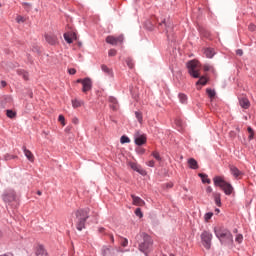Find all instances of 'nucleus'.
Here are the masks:
<instances>
[{
    "label": "nucleus",
    "instance_id": "338daca9",
    "mask_svg": "<svg viewBox=\"0 0 256 256\" xmlns=\"http://www.w3.org/2000/svg\"><path fill=\"white\" fill-rule=\"evenodd\" d=\"M216 212H218V213H219V209H216Z\"/></svg>",
    "mask_w": 256,
    "mask_h": 256
},
{
    "label": "nucleus",
    "instance_id": "3c124183",
    "mask_svg": "<svg viewBox=\"0 0 256 256\" xmlns=\"http://www.w3.org/2000/svg\"><path fill=\"white\" fill-rule=\"evenodd\" d=\"M70 35L72 37V42H73V39H77V34L75 32H70Z\"/></svg>",
    "mask_w": 256,
    "mask_h": 256
},
{
    "label": "nucleus",
    "instance_id": "bf43d9fd",
    "mask_svg": "<svg viewBox=\"0 0 256 256\" xmlns=\"http://www.w3.org/2000/svg\"><path fill=\"white\" fill-rule=\"evenodd\" d=\"M73 123H79V119L75 118V119L73 120Z\"/></svg>",
    "mask_w": 256,
    "mask_h": 256
},
{
    "label": "nucleus",
    "instance_id": "5fc2aeb1",
    "mask_svg": "<svg viewBox=\"0 0 256 256\" xmlns=\"http://www.w3.org/2000/svg\"><path fill=\"white\" fill-rule=\"evenodd\" d=\"M109 238L111 243H115V237H113V234H109Z\"/></svg>",
    "mask_w": 256,
    "mask_h": 256
},
{
    "label": "nucleus",
    "instance_id": "423d86ee",
    "mask_svg": "<svg viewBox=\"0 0 256 256\" xmlns=\"http://www.w3.org/2000/svg\"><path fill=\"white\" fill-rule=\"evenodd\" d=\"M201 241L205 249H211V241H213V234L209 231H203L201 234Z\"/></svg>",
    "mask_w": 256,
    "mask_h": 256
},
{
    "label": "nucleus",
    "instance_id": "c03bdc74",
    "mask_svg": "<svg viewBox=\"0 0 256 256\" xmlns=\"http://www.w3.org/2000/svg\"><path fill=\"white\" fill-rule=\"evenodd\" d=\"M203 69H204V71H211V69H213V67L211 65H209V64H205L203 66Z\"/></svg>",
    "mask_w": 256,
    "mask_h": 256
},
{
    "label": "nucleus",
    "instance_id": "69168bd1",
    "mask_svg": "<svg viewBox=\"0 0 256 256\" xmlns=\"http://www.w3.org/2000/svg\"><path fill=\"white\" fill-rule=\"evenodd\" d=\"M0 256H9V254H4V255H0Z\"/></svg>",
    "mask_w": 256,
    "mask_h": 256
},
{
    "label": "nucleus",
    "instance_id": "39448f33",
    "mask_svg": "<svg viewBox=\"0 0 256 256\" xmlns=\"http://www.w3.org/2000/svg\"><path fill=\"white\" fill-rule=\"evenodd\" d=\"M187 67L188 73L191 75V77H194V79H199V77H201V66L199 65V61L191 60L187 63Z\"/></svg>",
    "mask_w": 256,
    "mask_h": 256
},
{
    "label": "nucleus",
    "instance_id": "9b49d317",
    "mask_svg": "<svg viewBox=\"0 0 256 256\" xmlns=\"http://www.w3.org/2000/svg\"><path fill=\"white\" fill-rule=\"evenodd\" d=\"M15 200V192L9 191L3 195V201L5 203H12Z\"/></svg>",
    "mask_w": 256,
    "mask_h": 256
},
{
    "label": "nucleus",
    "instance_id": "bb28decb",
    "mask_svg": "<svg viewBox=\"0 0 256 256\" xmlns=\"http://www.w3.org/2000/svg\"><path fill=\"white\" fill-rule=\"evenodd\" d=\"M196 85H207V77L202 76L200 79L197 81Z\"/></svg>",
    "mask_w": 256,
    "mask_h": 256
},
{
    "label": "nucleus",
    "instance_id": "f3484780",
    "mask_svg": "<svg viewBox=\"0 0 256 256\" xmlns=\"http://www.w3.org/2000/svg\"><path fill=\"white\" fill-rule=\"evenodd\" d=\"M130 167L133 169V171L140 173V175H145V170L141 169V166H139L137 163L131 162Z\"/></svg>",
    "mask_w": 256,
    "mask_h": 256
},
{
    "label": "nucleus",
    "instance_id": "4d7b16f0",
    "mask_svg": "<svg viewBox=\"0 0 256 256\" xmlns=\"http://www.w3.org/2000/svg\"><path fill=\"white\" fill-rule=\"evenodd\" d=\"M1 86H2V87H7V82H6L5 80H2V81H1Z\"/></svg>",
    "mask_w": 256,
    "mask_h": 256
},
{
    "label": "nucleus",
    "instance_id": "e2e57ef3",
    "mask_svg": "<svg viewBox=\"0 0 256 256\" xmlns=\"http://www.w3.org/2000/svg\"><path fill=\"white\" fill-rule=\"evenodd\" d=\"M176 125H181V122L179 120H177Z\"/></svg>",
    "mask_w": 256,
    "mask_h": 256
},
{
    "label": "nucleus",
    "instance_id": "680f3d73",
    "mask_svg": "<svg viewBox=\"0 0 256 256\" xmlns=\"http://www.w3.org/2000/svg\"><path fill=\"white\" fill-rule=\"evenodd\" d=\"M37 195L41 196V195H43V193L41 191H38Z\"/></svg>",
    "mask_w": 256,
    "mask_h": 256
},
{
    "label": "nucleus",
    "instance_id": "a878e982",
    "mask_svg": "<svg viewBox=\"0 0 256 256\" xmlns=\"http://www.w3.org/2000/svg\"><path fill=\"white\" fill-rule=\"evenodd\" d=\"M64 39L67 43H73V37L71 36L70 32L64 34Z\"/></svg>",
    "mask_w": 256,
    "mask_h": 256
},
{
    "label": "nucleus",
    "instance_id": "ea45409f",
    "mask_svg": "<svg viewBox=\"0 0 256 256\" xmlns=\"http://www.w3.org/2000/svg\"><path fill=\"white\" fill-rule=\"evenodd\" d=\"M109 57H115L117 55V50L115 49H110L108 52Z\"/></svg>",
    "mask_w": 256,
    "mask_h": 256
},
{
    "label": "nucleus",
    "instance_id": "79ce46f5",
    "mask_svg": "<svg viewBox=\"0 0 256 256\" xmlns=\"http://www.w3.org/2000/svg\"><path fill=\"white\" fill-rule=\"evenodd\" d=\"M162 23L166 27V33H169V30L171 29V23L167 24L165 20Z\"/></svg>",
    "mask_w": 256,
    "mask_h": 256
},
{
    "label": "nucleus",
    "instance_id": "603ef678",
    "mask_svg": "<svg viewBox=\"0 0 256 256\" xmlns=\"http://www.w3.org/2000/svg\"><path fill=\"white\" fill-rule=\"evenodd\" d=\"M15 157H13V156H11V155H9V154H7V155H5V160L6 161H9V159H14Z\"/></svg>",
    "mask_w": 256,
    "mask_h": 256
},
{
    "label": "nucleus",
    "instance_id": "13d9d810",
    "mask_svg": "<svg viewBox=\"0 0 256 256\" xmlns=\"http://www.w3.org/2000/svg\"><path fill=\"white\" fill-rule=\"evenodd\" d=\"M23 6H24V7H31V4H30V3H27V2H24V3H23Z\"/></svg>",
    "mask_w": 256,
    "mask_h": 256
},
{
    "label": "nucleus",
    "instance_id": "412c9836",
    "mask_svg": "<svg viewBox=\"0 0 256 256\" xmlns=\"http://www.w3.org/2000/svg\"><path fill=\"white\" fill-rule=\"evenodd\" d=\"M213 198H214V201H215V204L217 205V207H221V193L214 192Z\"/></svg>",
    "mask_w": 256,
    "mask_h": 256
},
{
    "label": "nucleus",
    "instance_id": "dca6fc26",
    "mask_svg": "<svg viewBox=\"0 0 256 256\" xmlns=\"http://www.w3.org/2000/svg\"><path fill=\"white\" fill-rule=\"evenodd\" d=\"M108 101H109L110 107L113 109V111H117V108L119 107V104L117 103V98L110 96L108 98Z\"/></svg>",
    "mask_w": 256,
    "mask_h": 256
},
{
    "label": "nucleus",
    "instance_id": "2f4dec72",
    "mask_svg": "<svg viewBox=\"0 0 256 256\" xmlns=\"http://www.w3.org/2000/svg\"><path fill=\"white\" fill-rule=\"evenodd\" d=\"M120 143L124 144V143H131V139H129V137L127 136H122L120 138Z\"/></svg>",
    "mask_w": 256,
    "mask_h": 256
},
{
    "label": "nucleus",
    "instance_id": "7c9ffc66",
    "mask_svg": "<svg viewBox=\"0 0 256 256\" xmlns=\"http://www.w3.org/2000/svg\"><path fill=\"white\" fill-rule=\"evenodd\" d=\"M213 217V212H208L204 215V221H206V223H209V220Z\"/></svg>",
    "mask_w": 256,
    "mask_h": 256
},
{
    "label": "nucleus",
    "instance_id": "0e129e2a",
    "mask_svg": "<svg viewBox=\"0 0 256 256\" xmlns=\"http://www.w3.org/2000/svg\"><path fill=\"white\" fill-rule=\"evenodd\" d=\"M105 231V228H100V233H103Z\"/></svg>",
    "mask_w": 256,
    "mask_h": 256
},
{
    "label": "nucleus",
    "instance_id": "c85d7f7f",
    "mask_svg": "<svg viewBox=\"0 0 256 256\" xmlns=\"http://www.w3.org/2000/svg\"><path fill=\"white\" fill-rule=\"evenodd\" d=\"M126 65H128L129 69H133L135 67V63H133V59L127 58Z\"/></svg>",
    "mask_w": 256,
    "mask_h": 256
},
{
    "label": "nucleus",
    "instance_id": "5701e85b",
    "mask_svg": "<svg viewBox=\"0 0 256 256\" xmlns=\"http://www.w3.org/2000/svg\"><path fill=\"white\" fill-rule=\"evenodd\" d=\"M36 256H47V251L43 246H39L36 250Z\"/></svg>",
    "mask_w": 256,
    "mask_h": 256
},
{
    "label": "nucleus",
    "instance_id": "b1692460",
    "mask_svg": "<svg viewBox=\"0 0 256 256\" xmlns=\"http://www.w3.org/2000/svg\"><path fill=\"white\" fill-rule=\"evenodd\" d=\"M101 69L104 73H106V75H110L113 76V70H111L110 68L107 67V65L102 64L101 65Z\"/></svg>",
    "mask_w": 256,
    "mask_h": 256
},
{
    "label": "nucleus",
    "instance_id": "7ed1b4c3",
    "mask_svg": "<svg viewBox=\"0 0 256 256\" xmlns=\"http://www.w3.org/2000/svg\"><path fill=\"white\" fill-rule=\"evenodd\" d=\"M90 211L91 210L89 208H84V209L77 210L75 212L76 229L78 231H83V229H85V223H87V220L89 219Z\"/></svg>",
    "mask_w": 256,
    "mask_h": 256
},
{
    "label": "nucleus",
    "instance_id": "393cba45",
    "mask_svg": "<svg viewBox=\"0 0 256 256\" xmlns=\"http://www.w3.org/2000/svg\"><path fill=\"white\" fill-rule=\"evenodd\" d=\"M198 175L201 177L202 183H207L208 185L211 184V179L207 178V174L200 173Z\"/></svg>",
    "mask_w": 256,
    "mask_h": 256
},
{
    "label": "nucleus",
    "instance_id": "2eb2a0df",
    "mask_svg": "<svg viewBox=\"0 0 256 256\" xmlns=\"http://www.w3.org/2000/svg\"><path fill=\"white\" fill-rule=\"evenodd\" d=\"M23 151H24V155L25 157L28 159V161H30L31 163H33L35 161V156L33 155V153L27 149V147H23Z\"/></svg>",
    "mask_w": 256,
    "mask_h": 256
},
{
    "label": "nucleus",
    "instance_id": "72a5a7b5",
    "mask_svg": "<svg viewBox=\"0 0 256 256\" xmlns=\"http://www.w3.org/2000/svg\"><path fill=\"white\" fill-rule=\"evenodd\" d=\"M136 115V119H138L139 123H143V114H141L140 112H135Z\"/></svg>",
    "mask_w": 256,
    "mask_h": 256
},
{
    "label": "nucleus",
    "instance_id": "8fccbe9b",
    "mask_svg": "<svg viewBox=\"0 0 256 256\" xmlns=\"http://www.w3.org/2000/svg\"><path fill=\"white\" fill-rule=\"evenodd\" d=\"M248 29H249V31H255V29H256L255 24H250V25L248 26Z\"/></svg>",
    "mask_w": 256,
    "mask_h": 256
},
{
    "label": "nucleus",
    "instance_id": "4c0bfd02",
    "mask_svg": "<svg viewBox=\"0 0 256 256\" xmlns=\"http://www.w3.org/2000/svg\"><path fill=\"white\" fill-rule=\"evenodd\" d=\"M236 243H243V235L238 234L235 238Z\"/></svg>",
    "mask_w": 256,
    "mask_h": 256
},
{
    "label": "nucleus",
    "instance_id": "f8f14e48",
    "mask_svg": "<svg viewBox=\"0 0 256 256\" xmlns=\"http://www.w3.org/2000/svg\"><path fill=\"white\" fill-rule=\"evenodd\" d=\"M45 39L49 45H57V43H59V40L55 34H46Z\"/></svg>",
    "mask_w": 256,
    "mask_h": 256
},
{
    "label": "nucleus",
    "instance_id": "a18cd8bd",
    "mask_svg": "<svg viewBox=\"0 0 256 256\" xmlns=\"http://www.w3.org/2000/svg\"><path fill=\"white\" fill-rule=\"evenodd\" d=\"M68 73L69 75H75V73H77V70H75V68H70L68 69Z\"/></svg>",
    "mask_w": 256,
    "mask_h": 256
},
{
    "label": "nucleus",
    "instance_id": "f704fd0d",
    "mask_svg": "<svg viewBox=\"0 0 256 256\" xmlns=\"http://www.w3.org/2000/svg\"><path fill=\"white\" fill-rule=\"evenodd\" d=\"M121 242H120V245L122 247H127V245H129V240L127 238H121Z\"/></svg>",
    "mask_w": 256,
    "mask_h": 256
},
{
    "label": "nucleus",
    "instance_id": "6e6552de",
    "mask_svg": "<svg viewBox=\"0 0 256 256\" xmlns=\"http://www.w3.org/2000/svg\"><path fill=\"white\" fill-rule=\"evenodd\" d=\"M123 35H120L118 37L116 36H108L106 37V43H108L109 45H121V43H123Z\"/></svg>",
    "mask_w": 256,
    "mask_h": 256
},
{
    "label": "nucleus",
    "instance_id": "9d476101",
    "mask_svg": "<svg viewBox=\"0 0 256 256\" xmlns=\"http://www.w3.org/2000/svg\"><path fill=\"white\" fill-rule=\"evenodd\" d=\"M101 252H102L103 256H115L116 255L115 248H113L111 246H104V247H102Z\"/></svg>",
    "mask_w": 256,
    "mask_h": 256
},
{
    "label": "nucleus",
    "instance_id": "6ab92c4d",
    "mask_svg": "<svg viewBox=\"0 0 256 256\" xmlns=\"http://www.w3.org/2000/svg\"><path fill=\"white\" fill-rule=\"evenodd\" d=\"M240 106L242 107V109H249V107L251 106V103L249 102V99L241 98L240 99Z\"/></svg>",
    "mask_w": 256,
    "mask_h": 256
},
{
    "label": "nucleus",
    "instance_id": "e433bc0d",
    "mask_svg": "<svg viewBox=\"0 0 256 256\" xmlns=\"http://www.w3.org/2000/svg\"><path fill=\"white\" fill-rule=\"evenodd\" d=\"M6 115L9 119H13V117H15V112L13 110H7Z\"/></svg>",
    "mask_w": 256,
    "mask_h": 256
},
{
    "label": "nucleus",
    "instance_id": "f03ea898",
    "mask_svg": "<svg viewBox=\"0 0 256 256\" xmlns=\"http://www.w3.org/2000/svg\"><path fill=\"white\" fill-rule=\"evenodd\" d=\"M136 240L139 243L138 249L142 253H146L153 247V239L148 234L140 233L136 236Z\"/></svg>",
    "mask_w": 256,
    "mask_h": 256
},
{
    "label": "nucleus",
    "instance_id": "aec40b11",
    "mask_svg": "<svg viewBox=\"0 0 256 256\" xmlns=\"http://www.w3.org/2000/svg\"><path fill=\"white\" fill-rule=\"evenodd\" d=\"M204 54L208 59H213L215 55V50L213 48H206Z\"/></svg>",
    "mask_w": 256,
    "mask_h": 256
},
{
    "label": "nucleus",
    "instance_id": "20e7f679",
    "mask_svg": "<svg viewBox=\"0 0 256 256\" xmlns=\"http://www.w3.org/2000/svg\"><path fill=\"white\" fill-rule=\"evenodd\" d=\"M215 187H221L225 195H231L233 193V186L229 182L225 181L223 177L216 176L213 178Z\"/></svg>",
    "mask_w": 256,
    "mask_h": 256
},
{
    "label": "nucleus",
    "instance_id": "09e8293b",
    "mask_svg": "<svg viewBox=\"0 0 256 256\" xmlns=\"http://www.w3.org/2000/svg\"><path fill=\"white\" fill-rule=\"evenodd\" d=\"M136 151H137V153H139V155L145 154V149L144 148H138Z\"/></svg>",
    "mask_w": 256,
    "mask_h": 256
},
{
    "label": "nucleus",
    "instance_id": "f257e3e1",
    "mask_svg": "<svg viewBox=\"0 0 256 256\" xmlns=\"http://www.w3.org/2000/svg\"><path fill=\"white\" fill-rule=\"evenodd\" d=\"M214 233L222 245H233V234L223 227L214 228Z\"/></svg>",
    "mask_w": 256,
    "mask_h": 256
},
{
    "label": "nucleus",
    "instance_id": "864d4df0",
    "mask_svg": "<svg viewBox=\"0 0 256 256\" xmlns=\"http://www.w3.org/2000/svg\"><path fill=\"white\" fill-rule=\"evenodd\" d=\"M236 55H239L240 57L243 55V50H241V49H238L237 51H236Z\"/></svg>",
    "mask_w": 256,
    "mask_h": 256
},
{
    "label": "nucleus",
    "instance_id": "cd10ccee",
    "mask_svg": "<svg viewBox=\"0 0 256 256\" xmlns=\"http://www.w3.org/2000/svg\"><path fill=\"white\" fill-rule=\"evenodd\" d=\"M247 131L249 133L248 139L251 141L255 136V132L253 131V128H251V126L247 128Z\"/></svg>",
    "mask_w": 256,
    "mask_h": 256
},
{
    "label": "nucleus",
    "instance_id": "473e14b6",
    "mask_svg": "<svg viewBox=\"0 0 256 256\" xmlns=\"http://www.w3.org/2000/svg\"><path fill=\"white\" fill-rule=\"evenodd\" d=\"M152 157H154L156 161H161V155L157 151L152 152Z\"/></svg>",
    "mask_w": 256,
    "mask_h": 256
},
{
    "label": "nucleus",
    "instance_id": "052dcab7",
    "mask_svg": "<svg viewBox=\"0 0 256 256\" xmlns=\"http://www.w3.org/2000/svg\"><path fill=\"white\" fill-rule=\"evenodd\" d=\"M77 83H82L83 84V79H78Z\"/></svg>",
    "mask_w": 256,
    "mask_h": 256
},
{
    "label": "nucleus",
    "instance_id": "37998d69",
    "mask_svg": "<svg viewBox=\"0 0 256 256\" xmlns=\"http://www.w3.org/2000/svg\"><path fill=\"white\" fill-rule=\"evenodd\" d=\"M16 21H17V23H25V17L17 16Z\"/></svg>",
    "mask_w": 256,
    "mask_h": 256
},
{
    "label": "nucleus",
    "instance_id": "6e6d98bb",
    "mask_svg": "<svg viewBox=\"0 0 256 256\" xmlns=\"http://www.w3.org/2000/svg\"><path fill=\"white\" fill-rule=\"evenodd\" d=\"M206 191H207V193H212L213 192V188H211V186H208Z\"/></svg>",
    "mask_w": 256,
    "mask_h": 256
},
{
    "label": "nucleus",
    "instance_id": "1a4fd4ad",
    "mask_svg": "<svg viewBox=\"0 0 256 256\" xmlns=\"http://www.w3.org/2000/svg\"><path fill=\"white\" fill-rule=\"evenodd\" d=\"M82 86H83L82 88L83 93H87L91 91V89L93 88V82L91 81L90 78H84Z\"/></svg>",
    "mask_w": 256,
    "mask_h": 256
},
{
    "label": "nucleus",
    "instance_id": "de8ad7c7",
    "mask_svg": "<svg viewBox=\"0 0 256 256\" xmlns=\"http://www.w3.org/2000/svg\"><path fill=\"white\" fill-rule=\"evenodd\" d=\"M148 167H155V161L154 160H150L147 162Z\"/></svg>",
    "mask_w": 256,
    "mask_h": 256
},
{
    "label": "nucleus",
    "instance_id": "ddd939ff",
    "mask_svg": "<svg viewBox=\"0 0 256 256\" xmlns=\"http://www.w3.org/2000/svg\"><path fill=\"white\" fill-rule=\"evenodd\" d=\"M230 173L235 177V179H241V177H243V172L235 166H230Z\"/></svg>",
    "mask_w": 256,
    "mask_h": 256
},
{
    "label": "nucleus",
    "instance_id": "a19ab883",
    "mask_svg": "<svg viewBox=\"0 0 256 256\" xmlns=\"http://www.w3.org/2000/svg\"><path fill=\"white\" fill-rule=\"evenodd\" d=\"M58 121L65 127V116L64 115H59Z\"/></svg>",
    "mask_w": 256,
    "mask_h": 256
},
{
    "label": "nucleus",
    "instance_id": "a211bd4d",
    "mask_svg": "<svg viewBox=\"0 0 256 256\" xmlns=\"http://www.w3.org/2000/svg\"><path fill=\"white\" fill-rule=\"evenodd\" d=\"M188 165L190 169H199V164L197 163V160L194 158L188 159Z\"/></svg>",
    "mask_w": 256,
    "mask_h": 256
},
{
    "label": "nucleus",
    "instance_id": "c9c22d12",
    "mask_svg": "<svg viewBox=\"0 0 256 256\" xmlns=\"http://www.w3.org/2000/svg\"><path fill=\"white\" fill-rule=\"evenodd\" d=\"M206 93L208 94V97H210V99H213V97H215V92L214 90L211 89H207Z\"/></svg>",
    "mask_w": 256,
    "mask_h": 256
},
{
    "label": "nucleus",
    "instance_id": "4468645a",
    "mask_svg": "<svg viewBox=\"0 0 256 256\" xmlns=\"http://www.w3.org/2000/svg\"><path fill=\"white\" fill-rule=\"evenodd\" d=\"M132 197V203L133 205H136L137 207H143L145 205V201L141 199L139 196L131 195Z\"/></svg>",
    "mask_w": 256,
    "mask_h": 256
},
{
    "label": "nucleus",
    "instance_id": "0eeeda50",
    "mask_svg": "<svg viewBox=\"0 0 256 256\" xmlns=\"http://www.w3.org/2000/svg\"><path fill=\"white\" fill-rule=\"evenodd\" d=\"M134 143L141 147V145H145L147 143V135L143 134L139 131L134 133Z\"/></svg>",
    "mask_w": 256,
    "mask_h": 256
},
{
    "label": "nucleus",
    "instance_id": "774afa93",
    "mask_svg": "<svg viewBox=\"0 0 256 256\" xmlns=\"http://www.w3.org/2000/svg\"><path fill=\"white\" fill-rule=\"evenodd\" d=\"M169 187H173V185H169Z\"/></svg>",
    "mask_w": 256,
    "mask_h": 256
},
{
    "label": "nucleus",
    "instance_id": "58836bf2",
    "mask_svg": "<svg viewBox=\"0 0 256 256\" xmlns=\"http://www.w3.org/2000/svg\"><path fill=\"white\" fill-rule=\"evenodd\" d=\"M135 215H136L137 217H140V219H141V217H143V212H141V208H137V209L135 210Z\"/></svg>",
    "mask_w": 256,
    "mask_h": 256
},
{
    "label": "nucleus",
    "instance_id": "49530a36",
    "mask_svg": "<svg viewBox=\"0 0 256 256\" xmlns=\"http://www.w3.org/2000/svg\"><path fill=\"white\" fill-rule=\"evenodd\" d=\"M22 77H23V79H25V81H27L29 79V73L22 72Z\"/></svg>",
    "mask_w": 256,
    "mask_h": 256
},
{
    "label": "nucleus",
    "instance_id": "c756f323",
    "mask_svg": "<svg viewBox=\"0 0 256 256\" xmlns=\"http://www.w3.org/2000/svg\"><path fill=\"white\" fill-rule=\"evenodd\" d=\"M179 99H180V103H187V95L181 93L178 95Z\"/></svg>",
    "mask_w": 256,
    "mask_h": 256
},
{
    "label": "nucleus",
    "instance_id": "4be33fe9",
    "mask_svg": "<svg viewBox=\"0 0 256 256\" xmlns=\"http://www.w3.org/2000/svg\"><path fill=\"white\" fill-rule=\"evenodd\" d=\"M82 105H85V102H83V100H78V99H73L72 100V107L74 109H77L79 107H82Z\"/></svg>",
    "mask_w": 256,
    "mask_h": 256
}]
</instances>
